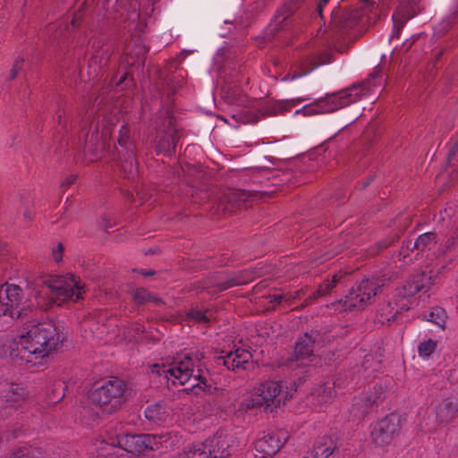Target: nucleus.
<instances>
[{
    "instance_id": "ddd939ff",
    "label": "nucleus",
    "mask_w": 458,
    "mask_h": 458,
    "mask_svg": "<svg viewBox=\"0 0 458 458\" xmlns=\"http://www.w3.org/2000/svg\"><path fill=\"white\" fill-rule=\"evenodd\" d=\"M113 125L114 123L109 118L104 117L101 124V132L99 131L100 125L98 123L90 138L86 140L84 152L89 162L97 161L101 157L98 155V151L102 152L105 149L106 140L111 137V126Z\"/></svg>"
},
{
    "instance_id": "dca6fc26",
    "label": "nucleus",
    "mask_w": 458,
    "mask_h": 458,
    "mask_svg": "<svg viewBox=\"0 0 458 458\" xmlns=\"http://www.w3.org/2000/svg\"><path fill=\"white\" fill-rule=\"evenodd\" d=\"M21 289L16 284H4L0 287V315H22Z\"/></svg>"
},
{
    "instance_id": "052dcab7",
    "label": "nucleus",
    "mask_w": 458,
    "mask_h": 458,
    "mask_svg": "<svg viewBox=\"0 0 458 458\" xmlns=\"http://www.w3.org/2000/svg\"><path fill=\"white\" fill-rule=\"evenodd\" d=\"M191 318H195L196 317H190ZM200 318V320L204 321V322H209L210 319L208 317H206V316H203V317H199Z\"/></svg>"
},
{
    "instance_id": "09e8293b",
    "label": "nucleus",
    "mask_w": 458,
    "mask_h": 458,
    "mask_svg": "<svg viewBox=\"0 0 458 458\" xmlns=\"http://www.w3.org/2000/svg\"><path fill=\"white\" fill-rule=\"evenodd\" d=\"M329 2V0H318L316 4V11L317 13L322 16V12L324 6Z\"/></svg>"
},
{
    "instance_id": "de8ad7c7",
    "label": "nucleus",
    "mask_w": 458,
    "mask_h": 458,
    "mask_svg": "<svg viewBox=\"0 0 458 458\" xmlns=\"http://www.w3.org/2000/svg\"><path fill=\"white\" fill-rule=\"evenodd\" d=\"M458 153V140L454 143L448 153V161L451 162L453 157Z\"/></svg>"
},
{
    "instance_id": "58836bf2",
    "label": "nucleus",
    "mask_w": 458,
    "mask_h": 458,
    "mask_svg": "<svg viewBox=\"0 0 458 458\" xmlns=\"http://www.w3.org/2000/svg\"><path fill=\"white\" fill-rule=\"evenodd\" d=\"M89 123H92V121H89V118L83 121L81 124V132H80L79 138L81 140H83L84 142L86 141V140L89 139V131H88Z\"/></svg>"
},
{
    "instance_id": "864d4df0",
    "label": "nucleus",
    "mask_w": 458,
    "mask_h": 458,
    "mask_svg": "<svg viewBox=\"0 0 458 458\" xmlns=\"http://www.w3.org/2000/svg\"><path fill=\"white\" fill-rule=\"evenodd\" d=\"M442 313H445V310L442 309L441 307H436L434 308L428 315H441Z\"/></svg>"
},
{
    "instance_id": "c85d7f7f",
    "label": "nucleus",
    "mask_w": 458,
    "mask_h": 458,
    "mask_svg": "<svg viewBox=\"0 0 458 458\" xmlns=\"http://www.w3.org/2000/svg\"><path fill=\"white\" fill-rule=\"evenodd\" d=\"M336 448V444L331 437H323L319 439L311 451L313 458H328Z\"/></svg>"
},
{
    "instance_id": "4468645a",
    "label": "nucleus",
    "mask_w": 458,
    "mask_h": 458,
    "mask_svg": "<svg viewBox=\"0 0 458 458\" xmlns=\"http://www.w3.org/2000/svg\"><path fill=\"white\" fill-rule=\"evenodd\" d=\"M26 396V390L19 384L7 379L0 380V417L10 415L15 404L23 401Z\"/></svg>"
},
{
    "instance_id": "79ce46f5",
    "label": "nucleus",
    "mask_w": 458,
    "mask_h": 458,
    "mask_svg": "<svg viewBox=\"0 0 458 458\" xmlns=\"http://www.w3.org/2000/svg\"><path fill=\"white\" fill-rule=\"evenodd\" d=\"M23 59L15 60L10 73V80H13L22 67Z\"/></svg>"
},
{
    "instance_id": "6e6552de",
    "label": "nucleus",
    "mask_w": 458,
    "mask_h": 458,
    "mask_svg": "<svg viewBox=\"0 0 458 458\" xmlns=\"http://www.w3.org/2000/svg\"><path fill=\"white\" fill-rule=\"evenodd\" d=\"M129 396L125 382L118 377H111L94 387L89 394V400L103 412L112 413L121 408Z\"/></svg>"
},
{
    "instance_id": "39448f33",
    "label": "nucleus",
    "mask_w": 458,
    "mask_h": 458,
    "mask_svg": "<svg viewBox=\"0 0 458 458\" xmlns=\"http://www.w3.org/2000/svg\"><path fill=\"white\" fill-rule=\"evenodd\" d=\"M379 72L380 69L377 67L362 83L353 84L338 93L318 99L310 106L305 107L306 114L330 113L368 96L371 92L372 88L376 86V82H372V81L378 76Z\"/></svg>"
},
{
    "instance_id": "cd10ccee",
    "label": "nucleus",
    "mask_w": 458,
    "mask_h": 458,
    "mask_svg": "<svg viewBox=\"0 0 458 458\" xmlns=\"http://www.w3.org/2000/svg\"><path fill=\"white\" fill-rule=\"evenodd\" d=\"M244 283L245 282L239 276H230L226 280H222L218 277H213L208 279L204 287L207 289H213L212 293H218L233 286L242 284Z\"/></svg>"
},
{
    "instance_id": "5701e85b",
    "label": "nucleus",
    "mask_w": 458,
    "mask_h": 458,
    "mask_svg": "<svg viewBox=\"0 0 458 458\" xmlns=\"http://www.w3.org/2000/svg\"><path fill=\"white\" fill-rule=\"evenodd\" d=\"M102 46L100 42L94 40L92 42V54L89 62V73L93 76H97L103 69L104 65L106 64L109 57L107 49H101Z\"/></svg>"
},
{
    "instance_id": "4d7b16f0",
    "label": "nucleus",
    "mask_w": 458,
    "mask_h": 458,
    "mask_svg": "<svg viewBox=\"0 0 458 458\" xmlns=\"http://www.w3.org/2000/svg\"><path fill=\"white\" fill-rule=\"evenodd\" d=\"M80 18H81L80 14H74L72 19L71 25L72 27H75L78 24Z\"/></svg>"
},
{
    "instance_id": "aec40b11",
    "label": "nucleus",
    "mask_w": 458,
    "mask_h": 458,
    "mask_svg": "<svg viewBox=\"0 0 458 458\" xmlns=\"http://www.w3.org/2000/svg\"><path fill=\"white\" fill-rule=\"evenodd\" d=\"M437 275L428 276L421 273L413 276L412 280L408 282L400 291V295L403 298L413 296L421 290H428L430 285L437 283Z\"/></svg>"
},
{
    "instance_id": "603ef678",
    "label": "nucleus",
    "mask_w": 458,
    "mask_h": 458,
    "mask_svg": "<svg viewBox=\"0 0 458 458\" xmlns=\"http://www.w3.org/2000/svg\"><path fill=\"white\" fill-rule=\"evenodd\" d=\"M76 180L75 175H70L65 178V180L62 182V187H68L72 185Z\"/></svg>"
},
{
    "instance_id": "423d86ee",
    "label": "nucleus",
    "mask_w": 458,
    "mask_h": 458,
    "mask_svg": "<svg viewBox=\"0 0 458 458\" xmlns=\"http://www.w3.org/2000/svg\"><path fill=\"white\" fill-rule=\"evenodd\" d=\"M331 336L327 331L318 329H311L301 336L294 347L293 352L285 361V365L293 370L299 369V376L303 377L306 380L316 369L315 367L310 365L307 360L313 356L314 350L317 346L322 347L331 341Z\"/></svg>"
},
{
    "instance_id": "f3484780",
    "label": "nucleus",
    "mask_w": 458,
    "mask_h": 458,
    "mask_svg": "<svg viewBox=\"0 0 458 458\" xmlns=\"http://www.w3.org/2000/svg\"><path fill=\"white\" fill-rule=\"evenodd\" d=\"M203 443L211 458H226L236 451L233 437L224 432H217Z\"/></svg>"
},
{
    "instance_id": "b1692460",
    "label": "nucleus",
    "mask_w": 458,
    "mask_h": 458,
    "mask_svg": "<svg viewBox=\"0 0 458 458\" xmlns=\"http://www.w3.org/2000/svg\"><path fill=\"white\" fill-rule=\"evenodd\" d=\"M144 415L149 424L159 426L169 417V409L165 403L158 402L148 405L144 411Z\"/></svg>"
},
{
    "instance_id": "bb28decb",
    "label": "nucleus",
    "mask_w": 458,
    "mask_h": 458,
    "mask_svg": "<svg viewBox=\"0 0 458 458\" xmlns=\"http://www.w3.org/2000/svg\"><path fill=\"white\" fill-rule=\"evenodd\" d=\"M128 294L131 296L134 303L138 305H142L148 302H152L156 305L163 303L159 297L154 295L152 293H149L143 287L131 286L128 290Z\"/></svg>"
},
{
    "instance_id": "4c0bfd02",
    "label": "nucleus",
    "mask_w": 458,
    "mask_h": 458,
    "mask_svg": "<svg viewBox=\"0 0 458 458\" xmlns=\"http://www.w3.org/2000/svg\"><path fill=\"white\" fill-rule=\"evenodd\" d=\"M319 395H322V402H327L328 398L332 397L334 389L330 386L325 385L320 386L318 390Z\"/></svg>"
},
{
    "instance_id": "1a4fd4ad",
    "label": "nucleus",
    "mask_w": 458,
    "mask_h": 458,
    "mask_svg": "<svg viewBox=\"0 0 458 458\" xmlns=\"http://www.w3.org/2000/svg\"><path fill=\"white\" fill-rule=\"evenodd\" d=\"M384 287V283L377 277L363 278L357 282L344 300L336 304L338 312H360L371 304L377 293Z\"/></svg>"
},
{
    "instance_id": "9d476101",
    "label": "nucleus",
    "mask_w": 458,
    "mask_h": 458,
    "mask_svg": "<svg viewBox=\"0 0 458 458\" xmlns=\"http://www.w3.org/2000/svg\"><path fill=\"white\" fill-rule=\"evenodd\" d=\"M155 123L157 125V151L165 155L174 152L176 142L179 140V132L174 126L172 111L161 110L157 114Z\"/></svg>"
},
{
    "instance_id": "37998d69",
    "label": "nucleus",
    "mask_w": 458,
    "mask_h": 458,
    "mask_svg": "<svg viewBox=\"0 0 458 458\" xmlns=\"http://www.w3.org/2000/svg\"><path fill=\"white\" fill-rule=\"evenodd\" d=\"M63 251H64V247H63V245L61 243H59L57 245V247L53 250V251H52L53 259L56 262H59L62 259Z\"/></svg>"
},
{
    "instance_id": "4be33fe9",
    "label": "nucleus",
    "mask_w": 458,
    "mask_h": 458,
    "mask_svg": "<svg viewBox=\"0 0 458 458\" xmlns=\"http://www.w3.org/2000/svg\"><path fill=\"white\" fill-rule=\"evenodd\" d=\"M458 414V399L446 398L437 407L436 420L440 425H446Z\"/></svg>"
},
{
    "instance_id": "6e6d98bb",
    "label": "nucleus",
    "mask_w": 458,
    "mask_h": 458,
    "mask_svg": "<svg viewBox=\"0 0 458 458\" xmlns=\"http://www.w3.org/2000/svg\"><path fill=\"white\" fill-rule=\"evenodd\" d=\"M225 97L227 98L228 102L233 103L236 100V93L235 92L233 93L232 97L229 96V89L227 91H225Z\"/></svg>"
},
{
    "instance_id": "c756f323",
    "label": "nucleus",
    "mask_w": 458,
    "mask_h": 458,
    "mask_svg": "<svg viewBox=\"0 0 458 458\" xmlns=\"http://www.w3.org/2000/svg\"><path fill=\"white\" fill-rule=\"evenodd\" d=\"M377 403V398L370 394H364L355 398L352 403V413L355 417H362L369 412V409Z\"/></svg>"
},
{
    "instance_id": "ea45409f",
    "label": "nucleus",
    "mask_w": 458,
    "mask_h": 458,
    "mask_svg": "<svg viewBox=\"0 0 458 458\" xmlns=\"http://www.w3.org/2000/svg\"><path fill=\"white\" fill-rule=\"evenodd\" d=\"M295 296H293L292 293L287 294H275L273 295L274 301H276L277 304L282 305L284 302L290 301L292 299H294Z\"/></svg>"
},
{
    "instance_id": "f704fd0d",
    "label": "nucleus",
    "mask_w": 458,
    "mask_h": 458,
    "mask_svg": "<svg viewBox=\"0 0 458 458\" xmlns=\"http://www.w3.org/2000/svg\"><path fill=\"white\" fill-rule=\"evenodd\" d=\"M146 53H147V49H146L145 46H143L141 44L136 45L134 49L131 50L130 53V58L132 61L131 63L129 61H127L128 64L130 65L143 64Z\"/></svg>"
},
{
    "instance_id": "e433bc0d",
    "label": "nucleus",
    "mask_w": 458,
    "mask_h": 458,
    "mask_svg": "<svg viewBox=\"0 0 458 458\" xmlns=\"http://www.w3.org/2000/svg\"><path fill=\"white\" fill-rule=\"evenodd\" d=\"M66 388V386L64 382H57L55 384L54 388L52 390V393L49 396V401L52 403H59L64 397V390Z\"/></svg>"
},
{
    "instance_id": "f8f14e48",
    "label": "nucleus",
    "mask_w": 458,
    "mask_h": 458,
    "mask_svg": "<svg viewBox=\"0 0 458 458\" xmlns=\"http://www.w3.org/2000/svg\"><path fill=\"white\" fill-rule=\"evenodd\" d=\"M299 64V72L295 71L292 80L300 78L310 73L318 66L329 63V55L325 52L324 46L317 42L309 43L306 49L303 50Z\"/></svg>"
},
{
    "instance_id": "2f4dec72",
    "label": "nucleus",
    "mask_w": 458,
    "mask_h": 458,
    "mask_svg": "<svg viewBox=\"0 0 458 458\" xmlns=\"http://www.w3.org/2000/svg\"><path fill=\"white\" fill-rule=\"evenodd\" d=\"M341 276L335 275L332 280H325L317 289L315 297L326 296L335 287L341 279Z\"/></svg>"
},
{
    "instance_id": "774afa93",
    "label": "nucleus",
    "mask_w": 458,
    "mask_h": 458,
    "mask_svg": "<svg viewBox=\"0 0 458 458\" xmlns=\"http://www.w3.org/2000/svg\"><path fill=\"white\" fill-rule=\"evenodd\" d=\"M111 156H112V157H113V158H115L116 153H115L114 151H113V152L111 153Z\"/></svg>"
},
{
    "instance_id": "338daca9",
    "label": "nucleus",
    "mask_w": 458,
    "mask_h": 458,
    "mask_svg": "<svg viewBox=\"0 0 458 458\" xmlns=\"http://www.w3.org/2000/svg\"><path fill=\"white\" fill-rule=\"evenodd\" d=\"M5 353H6V352H5V351H4V350L1 351V352H0V357H3L4 355H5Z\"/></svg>"
},
{
    "instance_id": "c9c22d12",
    "label": "nucleus",
    "mask_w": 458,
    "mask_h": 458,
    "mask_svg": "<svg viewBox=\"0 0 458 458\" xmlns=\"http://www.w3.org/2000/svg\"><path fill=\"white\" fill-rule=\"evenodd\" d=\"M437 342L432 339L421 342L418 346L419 355L423 359H428L437 349Z\"/></svg>"
},
{
    "instance_id": "a19ab883",
    "label": "nucleus",
    "mask_w": 458,
    "mask_h": 458,
    "mask_svg": "<svg viewBox=\"0 0 458 458\" xmlns=\"http://www.w3.org/2000/svg\"><path fill=\"white\" fill-rule=\"evenodd\" d=\"M293 13V11L290 7H287L284 9L283 11L279 12L278 14L276 16V19L278 21V24L283 23L286 19Z\"/></svg>"
},
{
    "instance_id": "680f3d73",
    "label": "nucleus",
    "mask_w": 458,
    "mask_h": 458,
    "mask_svg": "<svg viewBox=\"0 0 458 458\" xmlns=\"http://www.w3.org/2000/svg\"><path fill=\"white\" fill-rule=\"evenodd\" d=\"M387 246H389V242H388L384 241V242H380V248L385 249Z\"/></svg>"
},
{
    "instance_id": "8fccbe9b",
    "label": "nucleus",
    "mask_w": 458,
    "mask_h": 458,
    "mask_svg": "<svg viewBox=\"0 0 458 458\" xmlns=\"http://www.w3.org/2000/svg\"><path fill=\"white\" fill-rule=\"evenodd\" d=\"M65 111H62L58 114V123L63 126V128L67 131V125H66V118H65Z\"/></svg>"
},
{
    "instance_id": "72a5a7b5",
    "label": "nucleus",
    "mask_w": 458,
    "mask_h": 458,
    "mask_svg": "<svg viewBox=\"0 0 458 458\" xmlns=\"http://www.w3.org/2000/svg\"><path fill=\"white\" fill-rule=\"evenodd\" d=\"M436 235L434 233H426L420 235L412 244V248H417L419 250H424L429 248L431 243L436 242Z\"/></svg>"
},
{
    "instance_id": "bf43d9fd",
    "label": "nucleus",
    "mask_w": 458,
    "mask_h": 458,
    "mask_svg": "<svg viewBox=\"0 0 458 458\" xmlns=\"http://www.w3.org/2000/svg\"><path fill=\"white\" fill-rule=\"evenodd\" d=\"M103 222L105 223V224L103 225V226H104L106 229H107V228H109V227H112V225H109V224H108V222H107V218H106V216H104V217H103Z\"/></svg>"
},
{
    "instance_id": "3c124183",
    "label": "nucleus",
    "mask_w": 458,
    "mask_h": 458,
    "mask_svg": "<svg viewBox=\"0 0 458 458\" xmlns=\"http://www.w3.org/2000/svg\"><path fill=\"white\" fill-rule=\"evenodd\" d=\"M428 321H431V319H428ZM433 322V320H432ZM434 323L437 325L440 328H445V317H436V319L434 320Z\"/></svg>"
},
{
    "instance_id": "69168bd1",
    "label": "nucleus",
    "mask_w": 458,
    "mask_h": 458,
    "mask_svg": "<svg viewBox=\"0 0 458 458\" xmlns=\"http://www.w3.org/2000/svg\"><path fill=\"white\" fill-rule=\"evenodd\" d=\"M377 278H379V280H382V282L385 284V282L386 281V278H385V276L383 277H379V276H377ZM387 280H390V277H387Z\"/></svg>"
},
{
    "instance_id": "13d9d810",
    "label": "nucleus",
    "mask_w": 458,
    "mask_h": 458,
    "mask_svg": "<svg viewBox=\"0 0 458 458\" xmlns=\"http://www.w3.org/2000/svg\"><path fill=\"white\" fill-rule=\"evenodd\" d=\"M127 76H128V72H124L122 75V77L120 78V80L118 81L117 84H121L122 82H123L126 80Z\"/></svg>"
},
{
    "instance_id": "7ed1b4c3",
    "label": "nucleus",
    "mask_w": 458,
    "mask_h": 458,
    "mask_svg": "<svg viewBox=\"0 0 458 458\" xmlns=\"http://www.w3.org/2000/svg\"><path fill=\"white\" fill-rule=\"evenodd\" d=\"M296 377L292 383L291 387L283 386L282 382L265 381L261 383L255 390L252 396L241 403L239 411H247L251 409L263 407L265 411L273 412L287 400L293 397V392L303 383L304 377L295 373Z\"/></svg>"
},
{
    "instance_id": "20e7f679",
    "label": "nucleus",
    "mask_w": 458,
    "mask_h": 458,
    "mask_svg": "<svg viewBox=\"0 0 458 458\" xmlns=\"http://www.w3.org/2000/svg\"><path fill=\"white\" fill-rule=\"evenodd\" d=\"M167 439V435L120 434L115 438H111L110 443L101 442L99 449L102 453L98 455H109L110 451L118 446L139 458H155L157 455V453H161L163 444Z\"/></svg>"
},
{
    "instance_id": "0e129e2a",
    "label": "nucleus",
    "mask_w": 458,
    "mask_h": 458,
    "mask_svg": "<svg viewBox=\"0 0 458 458\" xmlns=\"http://www.w3.org/2000/svg\"><path fill=\"white\" fill-rule=\"evenodd\" d=\"M172 458H186V456L183 454V453L178 454L177 456H174Z\"/></svg>"
},
{
    "instance_id": "49530a36",
    "label": "nucleus",
    "mask_w": 458,
    "mask_h": 458,
    "mask_svg": "<svg viewBox=\"0 0 458 458\" xmlns=\"http://www.w3.org/2000/svg\"><path fill=\"white\" fill-rule=\"evenodd\" d=\"M455 242L456 237L454 235L450 236L445 243L443 252L445 253L449 250L455 244Z\"/></svg>"
},
{
    "instance_id": "a18cd8bd",
    "label": "nucleus",
    "mask_w": 458,
    "mask_h": 458,
    "mask_svg": "<svg viewBox=\"0 0 458 458\" xmlns=\"http://www.w3.org/2000/svg\"><path fill=\"white\" fill-rule=\"evenodd\" d=\"M22 206H23V212H22V216L24 217V219L30 221L32 219L33 216H32V212L30 210L29 208V201H22Z\"/></svg>"
},
{
    "instance_id": "a211bd4d",
    "label": "nucleus",
    "mask_w": 458,
    "mask_h": 458,
    "mask_svg": "<svg viewBox=\"0 0 458 458\" xmlns=\"http://www.w3.org/2000/svg\"><path fill=\"white\" fill-rule=\"evenodd\" d=\"M287 436L284 431L269 432L256 440L254 447L256 451L264 456H273L286 442Z\"/></svg>"
},
{
    "instance_id": "c03bdc74",
    "label": "nucleus",
    "mask_w": 458,
    "mask_h": 458,
    "mask_svg": "<svg viewBox=\"0 0 458 458\" xmlns=\"http://www.w3.org/2000/svg\"><path fill=\"white\" fill-rule=\"evenodd\" d=\"M413 242H412V241H407L402 247L400 255H403V257H406L410 250H417V248H412Z\"/></svg>"
},
{
    "instance_id": "473e14b6",
    "label": "nucleus",
    "mask_w": 458,
    "mask_h": 458,
    "mask_svg": "<svg viewBox=\"0 0 458 458\" xmlns=\"http://www.w3.org/2000/svg\"><path fill=\"white\" fill-rule=\"evenodd\" d=\"M233 118L242 123H255L259 121V114L256 111L242 110L234 114Z\"/></svg>"
},
{
    "instance_id": "0eeeda50",
    "label": "nucleus",
    "mask_w": 458,
    "mask_h": 458,
    "mask_svg": "<svg viewBox=\"0 0 458 458\" xmlns=\"http://www.w3.org/2000/svg\"><path fill=\"white\" fill-rule=\"evenodd\" d=\"M42 284L47 288L44 294L47 296V300H43L44 304L38 302L42 310H47L54 305L61 306L64 301L68 300L77 301L82 298L84 293L83 286L71 274L51 276L43 280Z\"/></svg>"
},
{
    "instance_id": "5fc2aeb1",
    "label": "nucleus",
    "mask_w": 458,
    "mask_h": 458,
    "mask_svg": "<svg viewBox=\"0 0 458 458\" xmlns=\"http://www.w3.org/2000/svg\"><path fill=\"white\" fill-rule=\"evenodd\" d=\"M140 273L144 276H154L156 274V271L153 270V269H148V270H146V269H140Z\"/></svg>"
},
{
    "instance_id": "412c9836",
    "label": "nucleus",
    "mask_w": 458,
    "mask_h": 458,
    "mask_svg": "<svg viewBox=\"0 0 458 458\" xmlns=\"http://www.w3.org/2000/svg\"><path fill=\"white\" fill-rule=\"evenodd\" d=\"M399 1H400V5H399L398 12L396 14L393 15L394 32H393L390 39L398 35V32H399L398 20H399V18L403 20L401 21L403 24L404 21L412 18L419 12V4H420V0H399Z\"/></svg>"
},
{
    "instance_id": "f257e3e1",
    "label": "nucleus",
    "mask_w": 458,
    "mask_h": 458,
    "mask_svg": "<svg viewBox=\"0 0 458 458\" xmlns=\"http://www.w3.org/2000/svg\"><path fill=\"white\" fill-rule=\"evenodd\" d=\"M64 340V335L59 327L47 319L32 325L25 334L22 333L20 340L14 343L15 347L11 349L10 356L33 367L42 364V360L56 351Z\"/></svg>"
},
{
    "instance_id": "2eb2a0df",
    "label": "nucleus",
    "mask_w": 458,
    "mask_h": 458,
    "mask_svg": "<svg viewBox=\"0 0 458 458\" xmlns=\"http://www.w3.org/2000/svg\"><path fill=\"white\" fill-rule=\"evenodd\" d=\"M400 422L399 415L394 413L379 420L371 431V439L375 445H389L400 429Z\"/></svg>"
},
{
    "instance_id": "e2e57ef3",
    "label": "nucleus",
    "mask_w": 458,
    "mask_h": 458,
    "mask_svg": "<svg viewBox=\"0 0 458 458\" xmlns=\"http://www.w3.org/2000/svg\"><path fill=\"white\" fill-rule=\"evenodd\" d=\"M208 311V310H207L206 311L202 312L200 310H198L194 315H198V316H200V315H205V313ZM187 315H192L191 313H188Z\"/></svg>"
},
{
    "instance_id": "6ab92c4d",
    "label": "nucleus",
    "mask_w": 458,
    "mask_h": 458,
    "mask_svg": "<svg viewBox=\"0 0 458 458\" xmlns=\"http://www.w3.org/2000/svg\"><path fill=\"white\" fill-rule=\"evenodd\" d=\"M251 358L252 355L249 351L238 348L233 352H227L225 355L218 356L216 362L218 366L223 365L229 370L246 369V364L249 363Z\"/></svg>"
},
{
    "instance_id": "f03ea898",
    "label": "nucleus",
    "mask_w": 458,
    "mask_h": 458,
    "mask_svg": "<svg viewBox=\"0 0 458 458\" xmlns=\"http://www.w3.org/2000/svg\"><path fill=\"white\" fill-rule=\"evenodd\" d=\"M203 356L199 353L187 352L182 358H175L171 363H156L151 366V373L163 378L166 383L173 385H184L192 380L191 388L182 391L192 393L196 395L201 394H212L216 390L207 377L200 373V361Z\"/></svg>"
},
{
    "instance_id": "7c9ffc66",
    "label": "nucleus",
    "mask_w": 458,
    "mask_h": 458,
    "mask_svg": "<svg viewBox=\"0 0 458 458\" xmlns=\"http://www.w3.org/2000/svg\"><path fill=\"white\" fill-rule=\"evenodd\" d=\"M186 458H211L204 443L194 444L183 452Z\"/></svg>"
},
{
    "instance_id": "393cba45",
    "label": "nucleus",
    "mask_w": 458,
    "mask_h": 458,
    "mask_svg": "<svg viewBox=\"0 0 458 458\" xmlns=\"http://www.w3.org/2000/svg\"><path fill=\"white\" fill-rule=\"evenodd\" d=\"M69 454L61 448L53 450L52 454H48L47 457L42 455L40 450L32 448L31 446H24L17 449L13 458H68Z\"/></svg>"
},
{
    "instance_id": "9b49d317",
    "label": "nucleus",
    "mask_w": 458,
    "mask_h": 458,
    "mask_svg": "<svg viewBox=\"0 0 458 458\" xmlns=\"http://www.w3.org/2000/svg\"><path fill=\"white\" fill-rule=\"evenodd\" d=\"M117 141L120 145L121 151H117L118 155L123 152V157L118 160L124 177L134 178L138 173V163L135 158V147L129 139V131L124 125H121L119 129Z\"/></svg>"
},
{
    "instance_id": "a878e982",
    "label": "nucleus",
    "mask_w": 458,
    "mask_h": 458,
    "mask_svg": "<svg viewBox=\"0 0 458 458\" xmlns=\"http://www.w3.org/2000/svg\"><path fill=\"white\" fill-rule=\"evenodd\" d=\"M249 194L240 190L230 191L225 195V200H222L218 208L223 209L225 212H233L234 208L241 205V202H244L248 199Z\"/></svg>"
}]
</instances>
